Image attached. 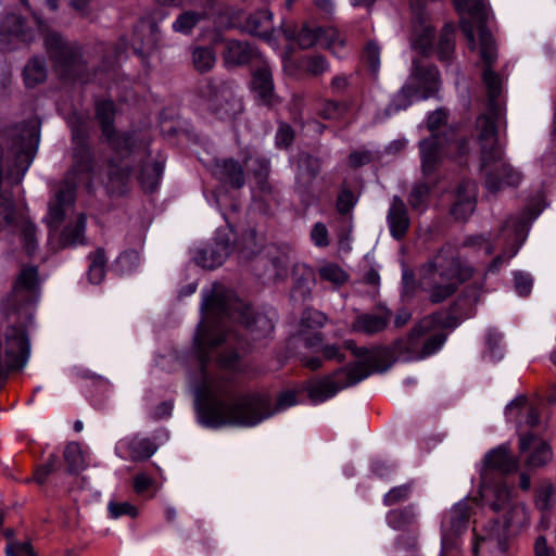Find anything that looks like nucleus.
Listing matches in <instances>:
<instances>
[{
  "label": "nucleus",
  "instance_id": "f257e3e1",
  "mask_svg": "<svg viewBox=\"0 0 556 556\" xmlns=\"http://www.w3.org/2000/svg\"><path fill=\"white\" fill-rule=\"evenodd\" d=\"M479 298L480 289L478 287H467L448 312H435L422 317L406 338L394 341L391 348H358L353 340L345 341L344 346L352 352L357 361L336 370L332 375L308 382L306 390L311 401L314 403L325 402L340 390L355 386L374 372L387 371L395 362V354L404 362L419 361L431 356L446 341V334L437 332V330L454 329L462 319L471 317Z\"/></svg>",
  "mask_w": 556,
  "mask_h": 556
},
{
  "label": "nucleus",
  "instance_id": "f03ea898",
  "mask_svg": "<svg viewBox=\"0 0 556 556\" xmlns=\"http://www.w3.org/2000/svg\"><path fill=\"white\" fill-rule=\"evenodd\" d=\"M201 309L207 316L199 323L194 336V349L200 363L199 384L206 375L213 377L206 367L211 355L218 349L222 350L219 366L232 368L241 352L249 346L248 336L258 340L274 330L271 318L264 313H254L233 291L219 286H214L211 293L204 296Z\"/></svg>",
  "mask_w": 556,
  "mask_h": 556
},
{
  "label": "nucleus",
  "instance_id": "7ed1b4c3",
  "mask_svg": "<svg viewBox=\"0 0 556 556\" xmlns=\"http://www.w3.org/2000/svg\"><path fill=\"white\" fill-rule=\"evenodd\" d=\"M459 12H467L477 24L480 55L485 65L482 79L488 92L486 110L477 117L476 129L481 153V170L484 174V187L494 194L504 186H517L522 175L504 161V153L498 144L497 132L504 118V106L498 99L502 93V78L492 71L497 51L492 34L486 28L488 9L484 0H454Z\"/></svg>",
  "mask_w": 556,
  "mask_h": 556
},
{
  "label": "nucleus",
  "instance_id": "20e7f679",
  "mask_svg": "<svg viewBox=\"0 0 556 556\" xmlns=\"http://www.w3.org/2000/svg\"><path fill=\"white\" fill-rule=\"evenodd\" d=\"M295 404L294 391L281 392L273 405L267 394L236 395L228 379L207 375L195 390L199 421L210 428H219L225 425L253 427Z\"/></svg>",
  "mask_w": 556,
  "mask_h": 556
},
{
  "label": "nucleus",
  "instance_id": "39448f33",
  "mask_svg": "<svg viewBox=\"0 0 556 556\" xmlns=\"http://www.w3.org/2000/svg\"><path fill=\"white\" fill-rule=\"evenodd\" d=\"M39 294L38 268L22 266L12 291L2 302V309L11 325L0 338V381L5 380L10 371L22 370L28 362L30 345L26 327L33 321Z\"/></svg>",
  "mask_w": 556,
  "mask_h": 556
},
{
  "label": "nucleus",
  "instance_id": "423d86ee",
  "mask_svg": "<svg viewBox=\"0 0 556 556\" xmlns=\"http://www.w3.org/2000/svg\"><path fill=\"white\" fill-rule=\"evenodd\" d=\"M473 271L472 266L460 261L452 244H444L421 268V281L429 292V301L433 304L444 302L472 277Z\"/></svg>",
  "mask_w": 556,
  "mask_h": 556
},
{
  "label": "nucleus",
  "instance_id": "0eeeda50",
  "mask_svg": "<svg viewBox=\"0 0 556 556\" xmlns=\"http://www.w3.org/2000/svg\"><path fill=\"white\" fill-rule=\"evenodd\" d=\"M115 104L112 100L96 102V117L100 125L103 142L114 154L124 157L147 154L150 142L137 131L117 132L114 127Z\"/></svg>",
  "mask_w": 556,
  "mask_h": 556
},
{
  "label": "nucleus",
  "instance_id": "6e6552de",
  "mask_svg": "<svg viewBox=\"0 0 556 556\" xmlns=\"http://www.w3.org/2000/svg\"><path fill=\"white\" fill-rule=\"evenodd\" d=\"M45 48L53 63L55 72L66 79L89 83L91 75L86 70V62L83 59L80 49L67 43L56 31L45 34Z\"/></svg>",
  "mask_w": 556,
  "mask_h": 556
},
{
  "label": "nucleus",
  "instance_id": "1a4fd4ad",
  "mask_svg": "<svg viewBox=\"0 0 556 556\" xmlns=\"http://www.w3.org/2000/svg\"><path fill=\"white\" fill-rule=\"evenodd\" d=\"M72 128V165L67 170L63 184H70L77 188L78 182L87 179L88 186L96 170V161L88 144V127L80 118L71 121Z\"/></svg>",
  "mask_w": 556,
  "mask_h": 556
},
{
  "label": "nucleus",
  "instance_id": "9d476101",
  "mask_svg": "<svg viewBox=\"0 0 556 556\" xmlns=\"http://www.w3.org/2000/svg\"><path fill=\"white\" fill-rule=\"evenodd\" d=\"M540 211L528 210L520 215L508 217L496 235V240H503V251L490 263L488 270L496 273L513 258L528 235L529 223L539 215Z\"/></svg>",
  "mask_w": 556,
  "mask_h": 556
},
{
  "label": "nucleus",
  "instance_id": "9b49d317",
  "mask_svg": "<svg viewBox=\"0 0 556 556\" xmlns=\"http://www.w3.org/2000/svg\"><path fill=\"white\" fill-rule=\"evenodd\" d=\"M199 93L207 110L220 119H232L243 110L242 101L236 97L228 83L207 79L200 87Z\"/></svg>",
  "mask_w": 556,
  "mask_h": 556
},
{
  "label": "nucleus",
  "instance_id": "f8f14e48",
  "mask_svg": "<svg viewBox=\"0 0 556 556\" xmlns=\"http://www.w3.org/2000/svg\"><path fill=\"white\" fill-rule=\"evenodd\" d=\"M480 495L482 504L493 511H509L510 516L505 521L507 526L528 521L526 507L521 504L511 505V490L504 482L491 484L490 480L481 481Z\"/></svg>",
  "mask_w": 556,
  "mask_h": 556
},
{
  "label": "nucleus",
  "instance_id": "ddd939ff",
  "mask_svg": "<svg viewBox=\"0 0 556 556\" xmlns=\"http://www.w3.org/2000/svg\"><path fill=\"white\" fill-rule=\"evenodd\" d=\"M76 199L75 186L61 182L48 204L45 222L51 230H56L65 218L74 211Z\"/></svg>",
  "mask_w": 556,
  "mask_h": 556
},
{
  "label": "nucleus",
  "instance_id": "4468645a",
  "mask_svg": "<svg viewBox=\"0 0 556 556\" xmlns=\"http://www.w3.org/2000/svg\"><path fill=\"white\" fill-rule=\"evenodd\" d=\"M115 155L119 159V163H115L114 160L110 162L105 188L110 194L123 195L128 191L130 185L132 167L129 163L143 161L144 157L150 156L149 146L147 147V154L144 155H135L124 159L117 154Z\"/></svg>",
  "mask_w": 556,
  "mask_h": 556
},
{
  "label": "nucleus",
  "instance_id": "2eb2a0df",
  "mask_svg": "<svg viewBox=\"0 0 556 556\" xmlns=\"http://www.w3.org/2000/svg\"><path fill=\"white\" fill-rule=\"evenodd\" d=\"M407 81L419 89L422 99L434 97L441 87L440 73L437 66L425 64L420 59L413 60Z\"/></svg>",
  "mask_w": 556,
  "mask_h": 556
},
{
  "label": "nucleus",
  "instance_id": "dca6fc26",
  "mask_svg": "<svg viewBox=\"0 0 556 556\" xmlns=\"http://www.w3.org/2000/svg\"><path fill=\"white\" fill-rule=\"evenodd\" d=\"M231 251V240L226 238L220 230L217 231L213 243L200 248L193 256L194 262L206 269H214L220 266Z\"/></svg>",
  "mask_w": 556,
  "mask_h": 556
},
{
  "label": "nucleus",
  "instance_id": "f3484780",
  "mask_svg": "<svg viewBox=\"0 0 556 556\" xmlns=\"http://www.w3.org/2000/svg\"><path fill=\"white\" fill-rule=\"evenodd\" d=\"M222 58L226 67L247 65L261 58L258 49L245 40L224 39Z\"/></svg>",
  "mask_w": 556,
  "mask_h": 556
},
{
  "label": "nucleus",
  "instance_id": "a211bd4d",
  "mask_svg": "<svg viewBox=\"0 0 556 556\" xmlns=\"http://www.w3.org/2000/svg\"><path fill=\"white\" fill-rule=\"evenodd\" d=\"M115 451L121 458L144 462L157 451V445L149 438L135 434L119 440Z\"/></svg>",
  "mask_w": 556,
  "mask_h": 556
},
{
  "label": "nucleus",
  "instance_id": "6ab92c4d",
  "mask_svg": "<svg viewBox=\"0 0 556 556\" xmlns=\"http://www.w3.org/2000/svg\"><path fill=\"white\" fill-rule=\"evenodd\" d=\"M518 468L519 462L509 453L508 448L505 446L493 448L484 456L481 481L490 480L492 471L507 475L517 471Z\"/></svg>",
  "mask_w": 556,
  "mask_h": 556
},
{
  "label": "nucleus",
  "instance_id": "aec40b11",
  "mask_svg": "<svg viewBox=\"0 0 556 556\" xmlns=\"http://www.w3.org/2000/svg\"><path fill=\"white\" fill-rule=\"evenodd\" d=\"M392 316L391 309L379 306L375 312L358 314L351 327L355 332L374 336L387 329Z\"/></svg>",
  "mask_w": 556,
  "mask_h": 556
},
{
  "label": "nucleus",
  "instance_id": "412c9836",
  "mask_svg": "<svg viewBox=\"0 0 556 556\" xmlns=\"http://www.w3.org/2000/svg\"><path fill=\"white\" fill-rule=\"evenodd\" d=\"M251 89L262 104L274 105L277 102L271 68L265 61L253 71Z\"/></svg>",
  "mask_w": 556,
  "mask_h": 556
},
{
  "label": "nucleus",
  "instance_id": "4be33fe9",
  "mask_svg": "<svg viewBox=\"0 0 556 556\" xmlns=\"http://www.w3.org/2000/svg\"><path fill=\"white\" fill-rule=\"evenodd\" d=\"M477 185L472 180H463L455 193L451 214L456 220H466L476 208Z\"/></svg>",
  "mask_w": 556,
  "mask_h": 556
},
{
  "label": "nucleus",
  "instance_id": "5701e85b",
  "mask_svg": "<svg viewBox=\"0 0 556 556\" xmlns=\"http://www.w3.org/2000/svg\"><path fill=\"white\" fill-rule=\"evenodd\" d=\"M387 222L390 235L395 240L400 241L407 235L410 226L408 210L404 201L399 195H394L391 200L387 214Z\"/></svg>",
  "mask_w": 556,
  "mask_h": 556
},
{
  "label": "nucleus",
  "instance_id": "b1692460",
  "mask_svg": "<svg viewBox=\"0 0 556 556\" xmlns=\"http://www.w3.org/2000/svg\"><path fill=\"white\" fill-rule=\"evenodd\" d=\"M519 450L520 453H526L532 450L527 459V465L531 468L546 465L548 462H551L553 456L551 446L531 433L520 435Z\"/></svg>",
  "mask_w": 556,
  "mask_h": 556
},
{
  "label": "nucleus",
  "instance_id": "393cba45",
  "mask_svg": "<svg viewBox=\"0 0 556 556\" xmlns=\"http://www.w3.org/2000/svg\"><path fill=\"white\" fill-rule=\"evenodd\" d=\"M447 139L441 135H432L419 143L421 167L425 175H431L440 163L444 143Z\"/></svg>",
  "mask_w": 556,
  "mask_h": 556
},
{
  "label": "nucleus",
  "instance_id": "a878e982",
  "mask_svg": "<svg viewBox=\"0 0 556 556\" xmlns=\"http://www.w3.org/2000/svg\"><path fill=\"white\" fill-rule=\"evenodd\" d=\"M327 320V316L320 311L307 308L303 312L300 333L305 337L306 346L311 348L321 343L323 334L317 330L323 328Z\"/></svg>",
  "mask_w": 556,
  "mask_h": 556
},
{
  "label": "nucleus",
  "instance_id": "bb28decb",
  "mask_svg": "<svg viewBox=\"0 0 556 556\" xmlns=\"http://www.w3.org/2000/svg\"><path fill=\"white\" fill-rule=\"evenodd\" d=\"M320 172L319 159L300 153L296 159L295 188L299 192L307 191Z\"/></svg>",
  "mask_w": 556,
  "mask_h": 556
},
{
  "label": "nucleus",
  "instance_id": "cd10ccee",
  "mask_svg": "<svg viewBox=\"0 0 556 556\" xmlns=\"http://www.w3.org/2000/svg\"><path fill=\"white\" fill-rule=\"evenodd\" d=\"M214 175L233 189H241L245 184L243 167L233 159L216 161Z\"/></svg>",
  "mask_w": 556,
  "mask_h": 556
},
{
  "label": "nucleus",
  "instance_id": "c85d7f7f",
  "mask_svg": "<svg viewBox=\"0 0 556 556\" xmlns=\"http://www.w3.org/2000/svg\"><path fill=\"white\" fill-rule=\"evenodd\" d=\"M293 286L291 289V300L294 302H304L311 296L312 287L315 281L314 271L306 265H295L292 270Z\"/></svg>",
  "mask_w": 556,
  "mask_h": 556
},
{
  "label": "nucleus",
  "instance_id": "c756f323",
  "mask_svg": "<svg viewBox=\"0 0 556 556\" xmlns=\"http://www.w3.org/2000/svg\"><path fill=\"white\" fill-rule=\"evenodd\" d=\"M515 412V419L518 427L525 425L533 428L540 424V414L538 408L529 404L526 396H518L506 406L507 416H513Z\"/></svg>",
  "mask_w": 556,
  "mask_h": 556
},
{
  "label": "nucleus",
  "instance_id": "7c9ffc66",
  "mask_svg": "<svg viewBox=\"0 0 556 556\" xmlns=\"http://www.w3.org/2000/svg\"><path fill=\"white\" fill-rule=\"evenodd\" d=\"M242 28L253 36L269 40L274 31L273 13L268 10H258L251 13Z\"/></svg>",
  "mask_w": 556,
  "mask_h": 556
},
{
  "label": "nucleus",
  "instance_id": "2f4dec72",
  "mask_svg": "<svg viewBox=\"0 0 556 556\" xmlns=\"http://www.w3.org/2000/svg\"><path fill=\"white\" fill-rule=\"evenodd\" d=\"M139 162L142 163L138 175L141 188L146 192H154L162 177L164 164L162 161L146 162V157Z\"/></svg>",
  "mask_w": 556,
  "mask_h": 556
},
{
  "label": "nucleus",
  "instance_id": "473e14b6",
  "mask_svg": "<svg viewBox=\"0 0 556 556\" xmlns=\"http://www.w3.org/2000/svg\"><path fill=\"white\" fill-rule=\"evenodd\" d=\"M244 162L248 170L256 179L260 190L264 193H269L271 191V187L267 182L270 172L269 161L262 155H248Z\"/></svg>",
  "mask_w": 556,
  "mask_h": 556
},
{
  "label": "nucleus",
  "instance_id": "72a5a7b5",
  "mask_svg": "<svg viewBox=\"0 0 556 556\" xmlns=\"http://www.w3.org/2000/svg\"><path fill=\"white\" fill-rule=\"evenodd\" d=\"M469 519V505L465 501L455 504L445 516L442 527L448 529L453 534H460L466 528Z\"/></svg>",
  "mask_w": 556,
  "mask_h": 556
},
{
  "label": "nucleus",
  "instance_id": "f704fd0d",
  "mask_svg": "<svg viewBox=\"0 0 556 556\" xmlns=\"http://www.w3.org/2000/svg\"><path fill=\"white\" fill-rule=\"evenodd\" d=\"M86 216L78 214L76 219L70 223L60 235V243L63 248L76 247L85 243Z\"/></svg>",
  "mask_w": 556,
  "mask_h": 556
},
{
  "label": "nucleus",
  "instance_id": "c9c22d12",
  "mask_svg": "<svg viewBox=\"0 0 556 556\" xmlns=\"http://www.w3.org/2000/svg\"><path fill=\"white\" fill-rule=\"evenodd\" d=\"M208 12L203 9L200 11L185 10L174 21L172 28L175 33L181 35H190L194 27L202 21L206 20Z\"/></svg>",
  "mask_w": 556,
  "mask_h": 556
},
{
  "label": "nucleus",
  "instance_id": "e433bc0d",
  "mask_svg": "<svg viewBox=\"0 0 556 556\" xmlns=\"http://www.w3.org/2000/svg\"><path fill=\"white\" fill-rule=\"evenodd\" d=\"M419 93V89L412 83H406L392 98L389 105L386 108L384 113L390 116L402 110H406L412 103L414 97Z\"/></svg>",
  "mask_w": 556,
  "mask_h": 556
},
{
  "label": "nucleus",
  "instance_id": "4c0bfd02",
  "mask_svg": "<svg viewBox=\"0 0 556 556\" xmlns=\"http://www.w3.org/2000/svg\"><path fill=\"white\" fill-rule=\"evenodd\" d=\"M282 33L286 39L296 41L301 49L312 48L319 39L318 27L312 29L304 25L299 31H296L292 26H285L282 27Z\"/></svg>",
  "mask_w": 556,
  "mask_h": 556
},
{
  "label": "nucleus",
  "instance_id": "58836bf2",
  "mask_svg": "<svg viewBox=\"0 0 556 556\" xmlns=\"http://www.w3.org/2000/svg\"><path fill=\"white\" fill-rule=\"evenodd\" d=\"M24 81L27 87H35L47 78V66L42 58L34 56L24 67Z\"/></svg>",
  "mask_w": 556,
  "mask_h": 556
},
{
  "label": "nucleus",
  "instance_id": "ea45409f",
  "mask_svg": "<svg viewBox=\"0 0 556 556\" xmlns=\"http://www.w3.org/2000/svg\"><path fill=\"white\" fill-rule=\"evenodd\" d=\"M0 31L12 35L24 42L31 41V35L25 29V20L17 14H8L0 24Z\"/></svg>",
  "mask_w": 556,
  "mask_h": 556
},
{
  "label": "nucleus",
  "instance_id": "a19ab883",
  "mask_svg": "<svg viewBox=\"0 0 556 556\" xmlns=\"http://www.w3.org/2000/svg\"><path fill=\"white\" fill-rule=\"evenodd\" d=\"M534 504L542 513L551 511L556 504V486L549 481L539 484L535 488Z\"/></svg>",
  "mask_w": 556,
  "mask_h": 556
},
{
  "label": "nucleus",
  "instance_id": "79ce46f5",
  "mask_svg": "<svg viewBox=\"0 0 556 556\" xmlns=\"http://www.w3.org/2000/svg\"><path fill=\"white\" fill-rule=\"evenodd\" d=\"M454 33L455 27L451 23L445 24L441 30L440 39L437 45V54L441 62H448L454 54Z\"/></svg>",
  "mask_w": 556,
  "mask_h": 556
},
{
  "label": "nucleus",
  "instance_id": "37998d69",
  "mask_svg": "<svg viewBox=\"0 0 556 556\" xmlns=\"http://www.w3.org/2000/svg\"><path fill=\"white\" fill-rule=\"evenodd\" d=\"M192 63L200 73L211 71L216 63V53L212 47H197L192 51Z\"/></svg>",
  "mask_w": 556,
  "mask_h": 556
},
{
  "label": "nucleus",
  "instance_id": "c03bdc74",
  "mask_svg": "<svg viewBox=\"0 0 556 556\" xmlns=\"http://www.w3.org/2000/svg\"><path fill=\"white\" fill-rule=\"evenodd\" d=\"M64 460L70 473H78L87 466L80 445L76 442L68 443L65 446Z\"/></svg>",
  "mask_w": 556,
  "mask_h": 556
},
{
  "label": "nucleus",
  "instance_id": "a18cd8bd",
  "mask_svg": "<svg viewBox=\"0 0 556 556\" xmlns=\"http://www.w3.org/2000/svg\"><path fill=\"white\" fill-rule=\"evenodd\" d=\"M318 41H320L332 54L340 56V51L344 47L345 41L341 38L339 30L332 27H318Z\"/></svg>",
  "mask_w": 556,
  "mask_h": 556
},
{
  "label": "nucleus",
  "instance_id": "49530a36",
  "mask_svg": "<svg viewBox=\"0 0 556 556\" xmlns=\"http://www.w3.org/2000/svg\"><path fill=\"white\" fill-rule=\"evenodd\" d=\"M349 104L345 101L324 100L319 109V115L324 119L338 121L349 112Z\"/></svg>",
  "mask_w": 556,
  "mask_h": 556
},
{
  "label": "nucleus",
  "instance_id": "de8ad7c7",
  "mask_svg": "<svg viewBox=\"0 0 556 556\" xmlns=\"http://www.w3.org/2000/svg\"><path fill=\"white\" fill-rule=\"evenodd\" d=\"M90 265L88 269V279L91 283H100L105 274V255L102 249H98L90 256Z\"/></svg>",
  "mask_w": 556,
  "mask_h": 556
},
{
  "label": "nucleus",
  "instance_id": "09e8293b",
  "mask_svg": "<svg viewBox=\"0 0 556 556\" xmlns=\"http://www.w3.org/2000/svg\"><path fill=\"white\" fill-rule=\"evenodd\" d=\"M463 248H469L473 250H484V254L486 256L491 255L494 252V244L491 235H470L467 236L463 242L460 243Z\"/></svg>",
  "mask_w": 556,
  "mask_h": 556
},
{
  "label": "nucleus",
  "instance_id": "8fccbe9b",
  "mask_svg": "<svg viewBox=\"0 0 556 556\" xmlns=\"http://www.w3.org/2000/svg\"><path fill=\"white\" fill-rule=\"evenodd\" d=\"M414 517L415 515L410 507L393 509L388 513L387 522L391 528L401 530L404 527L410 525L414 521Z\"/></svg>",
  "mask_w": 556,
  "mask_h": 556
},
{
  "label": "nucleus",
  "instance_id": "3c124183",
  "mask_svg": "<svg viewBox=\"0 0 556 556\" xmlns=\"http://www.w3.org/2000/svg\"><path fill=\"white\" fill-rule=\"evenodd\" d=\"M430 187L426 182L415 184L409 192L408 203L414 210H424L427 206Z\"/></svg>",
  "mask_w": 556,
  "mask_h": 556
},
{
  "label": "nucleus",
  "instance_id": "603ef678",
  "mask_svg": "<svg viewBox=\"0 0 556 556\" xmlns=\"http://www.w3.org/2000/svg\"><path fill=\"white\" fill-rule=\"evenodd\" d=\"M304 71L312 76H319L329 71V63L323 55H311L303 60Z\"/></svg>",
  "mask_w": 556,
  "mask_h": 556
},
{
  "label": "nucleus",
  "instance_id": "864d4df0",
  "mask_svg": "<svg viewBox=\"0 0 556 556\" xmlns=\"http://www.w3.org/2000/svg\"><path fill=\"white\" fill-rule=\"evenodd\" d=\"M319 276L321 279L330 281L334 285H343L346 279V273L336 264H327L319 269Z\"/></svg>",
  "mask_w": 556,
  "mask_h": 556
},
{
  "label": "nucleus",
  "instance_id": "5fc2aeb1",
  "mask_svg": "<svg viewBox=\"0 0 556 556\" xmlns=\"http://www.w3.org/2000/svg\"><path fill=\"white\" fill-rule=\"evenodd\" d=\"M22 240L28 255H33L37 249L36 227L31 222L24 220L22 224Z\"/></svg>",
  "mask_w": 556,
  "mask_h": 556
},
{
  "label": "nucleus",
  "instance_id": "6e6d98bb",
  "mask_svg": "<svg viewBox=\"0 0 556 556\" xmlns=\"http://www.w3.org/2000/svg\"><path fill=\"white\" fill-rule=\"evenodd\" d=\"M410 484H403L392 488L384 496L383 504L386 506H393L397 503L406 501L410 494Z\"/></svg>",
  "mask_w": 556,
  "mask_h": 556
},
{
  "label": "nucleus",
  "instance_id": "4d7b16f0",
  "mask_svg": "<svg viewBox=\"0 0 556 556\" xmlns=\"http://www.w3.org/2000/svg\"><path fill=\"white\" fill-rule=\"evenodd\" d=\"M357 202V199L355 198L354 193L350 189H342L337 198V211L341 215L349 214L353 207L355 206Z\"/></svg>",
  "mask_w": 556,
  "mask_h": 556
},
{
  "label": "nucleus",
  "instance_id": "13d9d810",
  "mask_svg": "<svg viewBox=\"0 0 556 556\" xmlns=\"http://www.w3.org/2000/svg\"><path fill=\"white\" fill-rule=\"evenodd\" d=\"M58 463H59L58 456L54 454H51L48 457L47 462L45 464L40 465L35 470L34 480L38 484H43L46 482L48 476L56 469Z\"/></svg>",
  "mask_w": 556,
  "mask_h": 556
},
{
  "label": "nucleus",
  "instance_id": "bf43d9fd",
  "mask_svg": "<svg viewBox=\"0 0 556 556\" xmlns=\"http://www.w3.org/2000/svg\"><path fill=\"white\" fill-rule=\"evenodd\" d=\"M108 510L112 518H118L124 515L136 517L138 515L137 507L128 502L118 503L111 501L108 504Z\"/></svg>",
  "mask_w": 556,
  "mask_h": 556
},
{
  "label": "nucleus",
  "instance_id": "052dcab7",
  "mask_svg": "<svg viewBox=\"0 0 556 556\" xmlns=\"http://www.w3.org/2000/svg\"><path fill=\"white\" fill-rule=\"evenodd\" d=\"M364 59L374 73H377L380 66V48L374 41H369L364 49Z\"/></svg>",
  "mask_w": 556,
  "mask_h": 556
},
{
  "label": "nucleus",
  "instance_id": "680f3d73",
  "mask_svg": "<svg viewBox=\"0 0 556 556\" xmlns=\"http://www.w3.org/2000/svg\"><path fill=\"white\" fill-rule=\"evenodd\" d=\"M533 285L532 277L522 271H517L514 275V286L517 293L521 296H527L530 294Z\"/></svg>",
  "mask_w": 556,
  "mask_h": 556
},
{
  "label": "nucleus",
  "instance_id": "e2e57ef3",
  "mask_svg": "<svg viewBox=\"0 0 556 556\" xmlns=\"http://www.w3.org/2000/svg\"><path fill=\"white\" fill-rule=\"evenodd\" d=\"M311 240L318 248L329 245V233L326 225L321 222L316 223L311 230Z\"/></svg>",
  "mask_w": 556,
  "mask_h": 556
},
{
  "label": "nucleus",
  "instance_id": "0e129e2a",
  "mask_svg": "<svg viewBox=\"0 0 556 556\" xmlns=\"http://www.w3.org/2000/svg\"><path fill=\"white\" fill-rule=\"evenodd\" d=\"M268 262L275 280L283 279L287 276L288 261L285 255L273 256Z\"/></svg>",
  "mask_w": 556,
  "mask_h": 556
},
{
  "label": "nucleus",
  "instance_id": "69168bd1",
  "mask_svg": "<svg viewBox=\"0 0 556 556\" xmlns=\"http://www.w3.org/2000/svg\"><path fill=\"white\" fill-rule=\"evenodd\" d=\"M7 556H36L30 543H10L5 548Z\"/></svg>",
  "mask_w": 556,
  "mask_h": 556
},
{
  "label": "nucleus",
  "instance_id": "338daca9",
  "mask_svg": "<svg viewBox=\"0 0 556 556\" xmlns=\"http://www.w3.org/2000/svg\"><path fill=\"white\" fill-rule=\"evenodd\" d=\"M351 75L339 74L331 78L330 88L334 94H342L351 86Z\"/></svg>",
  "mask_w": 556,
  "mask_h": 556
},
{
  "label": "nucleus",
  "instance_id": "774afa93",
  "mask_svg": "<svg viewBox=\"0 0 556 556\" xmlns=\"http://www.w3.org/2000/svg\"><path fill=\"white\" fill-rule=\"evenodd\" d=\"M293 130L287 124H281L276 134V143L280 148H288L293 141Z\"/></svg>",
  "mask_w": 556,
  "mask_h": 556
}]
</instances>
